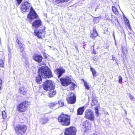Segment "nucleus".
<instances>
[{
	"mask_svg": "<svg viewBox=\"0 0 135 135\" xmlns=\"http://www.w3.org/2000/svg\"><path fill=\"white\" fill-rule=\"evenodd\" d=\"M113 36L114 38L115 35H114V32H113Z\"/></svg>",
	"mask_w": 135,
	"mask_h": 135,
	"instance_id": "ea45409f",
	"label": "nucleus"
},
{
	"mask_svg": "<svg viewBox=\"0 0 135 135\" xmlns=\"http://www.w3.org/2000/svg\"><path fill=\"white\" fill-rule=\"evenodd\" d=\"M31 4L28 2H23L21 5V9L23 12H28L31 8Z\"/></svg>",
	"mask_w": 135,
	"mask_h": 135,
	"instance_id": "423d86ee",
	"label": "nucleus"
},
{
	"mask_svg": "<svg viewBox=\"0 0 135 135\" xmlns=\"http://www.w3.org/2000/svg\"><path fill=\"white\" fill-rule=\"evenodd\" d=\"M84 110V107H83L79 108L77 110L78 114L79 115H82Z\"/></svg>",
	"mask_w": 135,
	"mask_h": 135,
	"instance_id": "6ab92c4d",
	"label": "nucleus"
},
{
	"mask_svg": "<svg viewBox=\"0 0 135 135\" xmlns=\"http://www.w3.org/2000/svg\"><path fill=\"white\" fill-rule=\"evenodd\" d=\"M43 88L45 90H49L52 88H54L55 86L51 80H47L44 83Z\"/></svg>",
	"mask_w": 135,
	"mask_h": 135,
	"instance_id": "39448f33",
	"label": "nucleus"
},
{
	"mask_svg": "<svg viewBox=\"0 0 135 135\" xmlns=\"http://www.w3.org/2000/svg\"><path fill=\"white\" fill-rule=\"evenodd\" d=\"M118 81L119 83H121L122 81V78L121 76H119L118 77Z\"/></svg>",
	"mask_w": 135,
	"mask_h": 135,
	"instance_id": "473e14b6",
	"label": "nucleus"
},
{
	"mask_svg": "<svg viewBox=\"0 0 135 135\" xmlns=\"http://www.w3.org/2000/svg\"><path fill=\"white\" fill-rule=\"evenodd\" d=\"M25 65L26 66H28L29 64L28 62V61L26 60L25 63Z\"/></svg>",
	"mask_w": 135,
	"mask_h": 135,
	"instance_id": "72a5a7b5",
	"label": "nucleus"
},
{
	"mask_svg": "<svg viewBox=\"0 0 135 135\" xmlns=\"http://www.w3.org/2000/svg\"><path fill=\"white\" fill-rule=\"evenodd\" d=\"M26 104V101L23 102L22 103L20 104L17 107L18 110L21 112H23L26 110L27 108Z\"/></svg>",
	"mask_w": 135,
	"mask_h": 135,
	"instance_id": "9d476101",
	"label": "nucleus"
},
{
	"mask_svg": "<svg viewBox=\"0 0 135 135\" xmlns=\"http://www.w3.org/2000/svg\"><path fill=\"white\" fill-rule=\"evenodd\" d=\"M128 22L129 21L128 20H127L126 21V22Z\"/></svg>",
	"mask_w": 135,
	"mask_h": 135,
	"instance_id": "c03bdc74",
	"label": "nucleus"
},
{
	"mask_svg": "<svg viewBox=\"0 0 135 135\" xmlns=\"http://www.w3.org/2000/svg\"><path fill=\"white\" fill-rule=\"evenodd\" d=\"M41 25V22L40 20H35L32 24V26L35 27H39Z\"/></svg>",
	"mask_w": 135,
	"mask_h": 135,
	"instance_id": "2eb2a0df",
	"label": "nucleus"
},
{
	"mask_svg": "<svg viewBox=\"0 0 135 135\" xmlns=\"http://www.w3.org/2000/svg\"><path fill=\"white\" fill-rule=\"evenodd\" d=\"M99 18L98 17L95 18L94 20V23H96L99 22Z\"/></svg>",
	"mask_w": 135,
	"mask_h": 135,
	"instance_id": "7c9ffc66",
	"label": "nucleus"
},
{
	"mask_svg": "<svg viewBox=\"0 0 135 135\" xmlns=\"http://www.w3.org/2000/svg\"><path fill=\"white\" fill-rule=\"evenodd\" d=\"M83 126L86 129H88V122L87 121H85L83 123Z\"/></svg>",
	"mask_w": 135,
	"mask_h": 135,
	"instance_id": "bb28decb",
	"label": "nucleus"
},
{
	"mask_svg": "<svg viewBox=\"0 0 135 135\" xmlns=\"http://www.w3.org/2000/svg\"><path fill=\"white\" fill-rule=\"evenodd\" d=\"M76 97L74 94L71 93L70 95V97H68L66 98L68 102L69 103L73 104L75 103L76 100Z\"/></svg>",
	"mask_w": 135,
	"mask_h": 135,
	"instance_id": "9b49d317",
	"label": "nucleus"
},
{
	"mask_svg": "<svg viewBox=\"0 0 135 135\" xmlns=\"http://www.w3.org/2000/svg\"><path fill=\"white\" fill-rule=\"evenodd\" d=\"M2 84H0V86L1 87Z\"/></svg>",
	"mask_w": 135,
	"mask_h": 135,
	"instance_id": "a18cd8bd",
	"label": "nucleus"
},
{
	"mask_svg": "<svg viewBox=\"0 0 135 135\" xmlns=\"http://www.w3.org/2000/svg\"><path fill=\"white\" fill-rule=\"evenodd\" d=\"M127 50L126 49V51Z\"/></svg>",
	"mask_w": 135,
	"mask_h": 135,
	"instance_id": "09e8293b",
	"label": "nucleus"
},
{
	"mask_svg": "<svg viewBox=\"0 0 135 135\" xmlns=\"http://www.w3.org/2000/svg\"><path fill=\"white\" fill-rule=\"evenodd\" d=\"M84 117L86 119L91 121H93L95 119L94 114L90 109H88L85 112Z\"/></svg>",
	"mask_w": 135,
	"mask_h": 135,
	"instance_id": "20e7f679",
	"label": "nucleus"
},
{
	"mask_svg": "<svg viewBox=\"0 0 135 135\" xmlns=\"http://www.w3.org/2000/svg\"><path fill=\"white\" fill-rule=\"evenodd\" d=\"M90 70L92 72L93 77L94 78V77H96L97 76L96 74V71L95 69L92 67L90 68Z\"/></svg>",
	"mask_w": 135,
	"mask_h": 135,
	"instance_id": "412c9836",
	"label": "nucleus"
},
{
	"mask_svg": "<svg viewBox=\"0 0 135 135\" xmlns=\"http://www.w3.org/2000/svg\"><path fill=\"white\" fill-rule=\"evenodd\" d=\"M2 81L0 79V84H2Z\"/></svg>",
	"mask_w": 135,
	"mask_h": 135,
	"instance_id": "a19ab883",
	"label": "nucleus"
},
{
	"mask_svg": "<svg viewBox=\"0 0 135 135\" xmlns=\"http://www.w3.org/2000/svg\"><path fill=\"white\" fill-rule=\"evenodd\" d=\"M61 84L64 86H67L71 84V80L69 77L62 78L60 79Z\"/></svg>",
	"mask_w": 135,
	"mask_h": 135,
	"instance_id": "0eeeda50",
	"label": "nucleus"
},
{
	"mask_svg": "<svg viewBox=\"0 0 135 135\" xmlns=\"http://www.w3.org/2000/svg\"><path fill=\"white\" fill-rule=\"evenodd\" d=\"M54 89L52 88L49 90L50 91L49 92V97H52L56 94V91L54 90Z\"/></svg>",
	"mask_w": 135,
	"mask_h": 135,
	"instance_id": "a211bd4d",
	"label": "nucleus"
},
{
	"mask_svg": "<svg viewBox=\"0 0 135 135\" xmlns=\"http://www.w3.org/2000/svg\"><path fill=\"white\" fill-rule=\"evenodd\" d=\"M98 102V101L96 99H93L91 104V105L92 106L95 105L97 104Z\"/></svg>",
	"mask_w": 135,
	"mask_h": 135,
	"instance_id": "5701e85b",
	"label": "nucleus"
},
{
	"mask_svg": "<svg viewBox=\"0 0 135 135\" xmlns=\"http://www.w3.org/2000/svg\"><path fill=\"white\" fill-rule=\"evenodd\" d=\"M18 92L21 94L25 95L26 94L27 90L24 87H21L19 88Z\"/></svg>",
	"mask_w": 135,
	"mask_h": 135,
	"instance_id": "dca6fc26",
	"label": "nucleus"
},
{
	"mask_svg": "<svg viewBox=\"0 0 135 135\" xmlns=\"http://www.w3.org/2000/svg\"><path fill=\"white\" fill-rule=\"evenodd\" d=\"M2 117L3 119H5L6 118L7 114L6 112L5 111H3L2 112Z\"/></svg>",
	"mask_w": 135,
	"mask_h": 135,
	"instance_id": "cd10ccee",
	"label": "nucleus"
},
{
	"mask_svg": "<svg viewBox=\"0 0 135 135\" xmlns=\"http://www.w3.org/2000/svg\"><path fill=\"white\" fill-rule=\"evenodd\" d=\"M23 0H17V2L19 4H20Z\"/></svg>",
	"mask_w": 135,
	"mask_h": 135,
	"instance_id": "f704fd0d",
	"label": "nucleus"
},
{
	"mask_svg": "<svg viewBox=\"0 0 135 135\" xmlns=\"http://www.w3.org/2000/svg\"><path fill=\"white\" fill-rule=\"evenodd\" d=\"M95 112L96 113V115L97 116H98L99 115V114L98 112V110L97 107H95Z\"/></svg>",
	"mask_w": 135,
	"mask_h": 135,
	"instance_id": "c756f323",
	"label": "nucleus"
},
{
	"mask_svg": "<svg viewBox=\"0 0 135 135\" xmlns=\"http://www.w3.org/2000/svg\"><path fill=\"white\" fill-rule=\"evenodd\" d=\"M38 75L36 77L37 82L39 84L41 83L42 78H46L52 76V73L48 67L43 66L38 70Z\"/></svg>",
	"mask_w": 135,
	"mask_h": 135,
	"instance_id": "f257e3e1",
	"label": "nucleus"
},
{
	"mask_svg": "<svg viewBox=\"0 0 135 135\" xmlns=\"http://www.w3.org/2000/svg\"><path fill=\"white\" fill-rule=\"evenodd\" d=\"M57 104V103L55 102H53L50 103L49 106L50 108H52L54 107H55Z\"/></svg>",
	"mask_w": 135,
	"mask_h": 135,
	"instance_id": "a878e982",
	"label": "nucleus"
},
{
	"mask_svg": "<svg viewBox=\"0 0 135 135\" xmlns=\"http://www.w3.org/2000/svg\"><path fill=\"white\" fill-rule=\"evenodd\" d=\"M98 35V33L96 30L95 28H94L93 29V31L91 33L90 37L93 39H94L95 37Z\"/></svg>",
	"mask_w": 135,
	"mask_h": 135,
	"instance_id": "f3484780",
	"label": "nucleus"
},
{
	"mask_svg": "<svg viewBox=\"0 0 135 135\" xmlns=\"http://www.w3.org/2000/svg\"><path fill=\"white\" fill-rule=\"evenodd\" d=\"M58 103L61 106H62L64 105V102L61 101H59Z\"/></svg>",
	"mask_w": 135,
	"mask_h": 135,
	"instance_id": "2f4dec72",
	"label": "nucleus"
},
{
	"mask_svg": "<svg viewBox=\"0 0 135 135\" xmlns=\"http://www.w3.org/2000/svg\"><path fill=\"white\" fill-rule=\"evenodd\" d=\"M14 129L16 133L20 135L25 132L27 129L25 126L17 124L15 126Z\"/></svg>",
	"mask_w": 135,
	"mask_h": 135,
	"instance_id": "7ed1b4c3",
	"label": "nucleus"
},
{
	"mask_svg": "<svg viewBox=\"0 0 135 135\" xmlns=\"http://www.w3.org/2000/svg\"><path fill=\"white\" fill-rule=\"evenodd\" d=\"M83 81L84 82V85L85 86V88L87 89H89L90 87L89 86V83L85 81L84 80H83Z\"/></svg>",
	"mask_w": 135,
	"mask_h": 135,
	"instance_id": "393cba45",
	"label": "nucleus"
},
{
	"mask_svg": "<svg viewBox=\"0 0 135 135\" xmlns=\"http://www.w3.org/2000/svg\"><path fill=\"white\" fill-rule=\"evenodd\" d=\"M114 39L115 40V37H114Z\"/></svg>",
	"mask_w": 135,
	"mask_h": 135,
	"instance_id": "de8ad7c7",
	"label": "nucleus"
},
{
	"mask_svg": "<svg viewBox=\"0 0 135 135\" xmlns=\"http://www.w3.org/2000/svg\"><path fill=\"white\" fill-rule=\"evenodd\" d=\"M49 120L47 117L42 118L40 119V122L42 124H44L46 123Z\"/></svg>",
	"mask_w": 135,
	"mask_h": 135,
	"instance_id": "aec40b11",
	"label": "nucleus"
},
{
	"mask_svg": "<svg viewBox=\"0 0 135 135\" xmlns=\"http://www.w3.org/2000/svg\"><path fill=\"white\" fill-rule=\"evenodd\" d=\"M131 95V96H130V97L131 98V100H134L135 99L134 98H133L131 95Z\"/></svg>",
	"mask_w": 135,
	"mask_h": 135,
	"instance_id": "e433bc0d",
	"label": "nucleus"
},
{
	"mask_svg": "<svg viewBox=\"0 0 135 135\" xmlns=\"http://www.w3.org/2000/svg\"><path fill=\"white\" fill-rule=\"evenodd\" d=\"M43 31H36L35 32L36 35L38 36V37L40 38L41 37V35H40L41 33H42V32Z\"/></svg>",
	"mask_w": 135,
	"mask_h": 135,
	"instance_id": "b1692460",
	"label": "nucleus"
},
{
	"mask_svg": "<svg viewBox=\"0 0 135 135\" xmlns=\"http://www.w3.org/2000/svg\"><path fill=\"white\" fill-rule=\"evenodd\" d=\"M76 129L74 127H71L66 129L65 135H75L76 134Z\"/></svg>",
	"mask_w": 135,
	"mask_h": 135,
	"instance_id": "6e6552de",
	"label": "nucleus"
},
{
	"mask_svg": "<svg viewBox=\"0 0 135 135\" xmlns=\"http://www.w3.org/2000/svg\"><path fill=\"white\" fill-rule=\"evenodd\" d=\"M37 16V15L32 7H31L30 11L27 16L28 18L30 20H32L36 18Z\"/></svg>",
	"mask_w": 135,
	"mask_h": 135,
	"instance_id": "1a4fd4ad",
	"label": "nucleus"
},
{
	"mask_svg": "<svg viewBox=\"0 0 135 135\" xmlns=\"http://www.w3.org/2000/svg\"><path fill=\"white\" fill-rule=\"evenodd\" d=\"M16 42L18 45V47L19 49H20V50L22 53V56H24L25 55V51H24V49L22 44L18 39H17Z\"/></svg>",
	"mask_w": 135,
	"mask_h": 135,
	"instance_id": "f8f14e48",
	"label": "nucleus"
},
{
	"mask_svg": "<svg viewBox=\"0 0 135 135\" xmlns=\"http://www.w3.org/2000/svg\"><path fill=\"white\" fill-rule=\"evenodd\" d=\"M59 122L63 126H68L70 123V117L64 114L61 115L58 117Z\"/></svg>",
	"mask_w": 135,
	"mask_h": 135,
	"instance_id": "f03ea898",
	"label": "nucleus"
},
{
	"mask_svg": "<svg viewBox=\"0 0 135 135\" xmlns=\"http://www.w3.org/2000/svg\"><path fill=\"white\" fill-rule=\"evenodd\" d=\"M129 29L131 30H132L131 28V27H130V26H129Z\"/></svg>",
	"mask_w": 135,
	"mask_h": 135,
	"instance_id": "79ce46f5",
	"label": "nucleus"
},
{
	"mask_svg": "<svg viewBox=\"0 0 135 135\" xmlns=\"http://www.w3.org/2000/svg\"><path fill=\"white\" fill-rule=\"evenodd\" d=\"M115 58L113 56V55H112V59L113 60H115Z\"/></svg>",
	"mask_w": 135,
	"mask_h": 135,
	"instance_id": "4c0bfd02",
	"label": "nucleus"
},
{
	"mask_svg": "<svg viewBox=\"0 0 135 135\" xmlns=\"http://www.w3.org/2000/svg\"><path fill=\"white\" fill-rule=\"evenodd\" d=\"M4 61L3 59H0V67H2L4 66Z\"/></svg>",
	"mask_w": 135,
	"mask_h": 135,
	"instance_id": "c85d7f7f",
	"label": "nucleus"
},
{
	"mask_svg": "<svg viewBox=\"0 0 135 135\" xmlns=\"http://www.w3.org/2000/svg\"><path fill=\"white\" fill-rule=\"evenodd\" d=\"M34 60L39 63L41 62L42 59V56L38 54L34 55L33 56Z\"/></svg>",
	"mask_w": 135,
	"mask_h": 135,
	"instance_id": "ddd939ff",
	"label": "nucleus"
},
{
	"mask_svg": "<svg viewBox=\"0 0 135 135\" xmlns=\"http://www.w3.org/2000/svg\"><path fill=\"white\" fill-rule=\"evenodd\" d=\"M123 48L122 50V52L123 53H124V50H123Z\"/></svg>",
	"mask_w": 135,
	"mask_h": 135,
	"instance_id": "58836bf2",
	"label": "nucleus"
},
{
	"mask_svg": "<svg viewBox=\"0 0 135 135\" xmlns=\"http://www.w3.org/2000/svg\"><path fill=\"white\" fill-rule=\"evenodd\" d=\"M1 86H0V90H1Z\"/></svg>",
	"mask_w": 135,
	"mask_h": 135,
	"instance_id": "49530a36",
	"label": "nucleus"
},
{
	"mask_svg": "<svg viewBox=\"0 0 135 135\" xmlns=\"http://www.w3.org/2000/svg\"><path fill=\"white\" fill-rule=\"evenodd\" d=\"M125 113L126 114H127V111L125 110Z\"/></svg>",
	"mask_w": 135,
	"mask_h": 135,
	"instance_id": "37998d69",
	"label": "nucleus"
},
{
	"mask_svg": "<svg viewBox=\"0 0 135 135\" xmlns=\"http://www.w3.org/2000/svg\"><path fill=\"white\" fill-rule=\"evenodd\" d=\"M112 10L113 12L116 15H118V12L116 8L114 6H113L112 7Z\"/></svg>",
	"mask_w": 135,
	"mask_h": 135,
	"instance_id": "4be33fe9",
	"label": "nucleus"
},
{
	"mask_svg": "<svg viewBox=\"0 0 135 135\" xmlns=\"http://www.w3.org/2000/svg\"><path fill=\"white\" fill-rule=\"evenodd\" d=\"M71 84L72 85V86L73 87V88H74V87L75 86V84L71 82Z\"/></svg>",
	"mask_w": 135,
	"mask_h": 135,
	"instance_id": "c9c22d12",
	"label": "nucleus"
},
{
	"mask_svg": "<svg viewBox=\"0 0 135 135\" xmlns=\"http://www.w3.org/2000/svg\"><path fill=\"white\" fill-rule=\"evenodd\" d=\"M56 70L59 78L61 77L65 72V69L62 68H60L57 69Z\"/></svg>",
	"mask_w": 135,
	"mask_h": 135,
	"instance_id": "4468645a",
	"label": "nucleus"
}]
</instances>
